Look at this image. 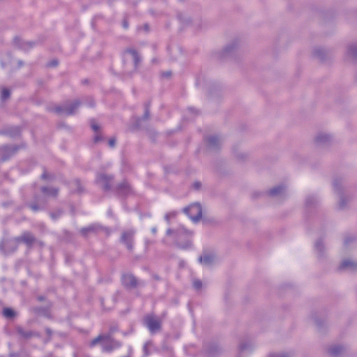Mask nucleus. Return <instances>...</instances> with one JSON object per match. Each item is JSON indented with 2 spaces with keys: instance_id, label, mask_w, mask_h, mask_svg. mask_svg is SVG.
<instances>
[{
  "instance_id": "39448f33",
  "label": "nucleus",
  "mask_w": 357,
  "mask_h": 357,
  "mask_svg": "<svg viewBox=\"0 0 357 357\" xmlns=\"http://www.w3.org/2000/svg\"><path fill=\"white\" fill-rule=\"evenodd\" d=\"M216 261L215 255L212 253H205L199 257L200 263L204 266H209L214 264Z\"/></svg>"
},
{
  "instance_id": "bb28decb",
  "label": "nucleus",
  "mask_w": 357,
  "mask_h": 357,
  "mask_svg": "<svg viewBox=\"0 0 357 357\" xmlns=\"http://www.w3.org/2000/svg\"><path fill=\"white\" fill-rule=\"evenodd\" d=\"M172 215L173 216V215H174V214H167V215H166V219H167V220H169V218Z\"/></svg>"
},
{
  "instance_id": "a878e982",
  "label": "nucleus",
  "mask_w": 357,
  "mask_h": 357,
  "mask_svg": "<svg viewBox=\"0 0 357 357\" xmlns=\"http://www.w3.org/2000/svg\"><path fill=\"white\" fill-rule=\"evenodd\" d=\"M92 128L94 130H97L98 129V128L96 125H92Z\"/></svg>"
},
{
  "instance_id": "5701e85b",
  "label": "nucleus",
  "mask_w": 357,
  "mask_h": 357,
  "mask_svg": "<svg viewBox=\"0 0 357 357\" xmlns=\"http://www.w3.org/2000/svg\"><path fill=\"white\" fill-rule=\"evenodd\" d=\"M340 206L341 208L344 207V199L343 197H341L340 198Z\"/></svg>"
},
{
  "instance_id": "412c9836",
  "label": "nucleus",
  "mask_w": 357,
  "mask_h": 357,
  "mask_svg": "<svg viewBox=\"0 0 357 357\" xmlns=\"http://www.w3.org/2000/svg\"><path fill=\"white\" fill-rule=\"evenodd\" d=\"M269 357H289L286 354H271Z\"/></svg>"
},
{
  "instance_id": "6ab92c4d",
  "label": "nucleus",
  "mask_w": 357,
  "mask_h": 357,
  "mask_svg": "<svg viewBox=\"0 0 357 357\" xmlns=\"http://www.w3.org/2000/svg\"><path fill=\"white\" fill-rule=\"evenodd\" d=\"M183 234H185L186 236H190L192 234L191 231H188V230L185 229L184 228H181L179 231V236L181 235V234H183Z\"/></svg>"
},
{
  "instance_id": "1a4fd4ad",
  "label": "nucleus",
  "mask_w": 357,
  "mask_h": 357,
  "mask_svg": "<svg viewBox=\"0 0 357 357\" xmlns=\"http://www.w3.org/2000/svg\"><path fill=\"white\" fill-rule=\"evenodd\" d=\"M343 352V347L340 345H335L328 349V353L331 356L338 357Z\"/></svg>"
},
{
  "instance_id": "0eeeda50",
  "label": "nucleus",
  "mask_w": 357,
  "mask_h": 357,
  "mask_svg": "<svg viewBox=\"0 0 357 357\" xmlns=\"http://www.w3.org/2000/svg\"><path fill=\"white\" fill-rule=\"evenodd\" d=\"M254 344L250 340L242 341L239 344V350L241 352H249L254 349Z\"/></svg>"
},
{
  "instance_id": "9d476101",
  "label": "nucleus",
  "mask_w": 357,
  "mask_h": 357,
  "mask_svg": "<svg viewBox=\"0 0 357 357\" xmlns=\"http://www.w3.org/2000/svg\"><path fill=\"white\" fill-rule=\"evenodd\" d=\"M346 56L349 59L357 57V45H351L348 46L346 52Z\"/></svg>"
},
{
  "instance_id": "ddd939ff",
  "label": "nucleus",
  "mask_w": 357,
  "mask_h": 357,
  "mask_svg": "<svg viewBox=\"0 0 357 357\" xmlns=\"http://www.w3.org/2000/svg\"><path fill=\"white\" fill-rule=\"evenodd\" d=\"M126 56L128 59H132L135 61V63L137 64L139 58H138V55L136 52L130 50L126 52Z\"/></svg>"
},
{
  "instance_id": "7ed1b4c3",
  "label": "nucleus",
  "mask_w": 357,
  "mask_h": 357,
  "mask_svg": "<svg viewBox=\"0 0 357 357\" xmlns=\"http://www.w3.org/2000/svg\"><path fill=\"white\" fill-rule=\"evenodd\" d=\"M144 321L151 333L157 331L160 328V322L152 316L146 317Z\"/></svg>"
},
{
  "instance_id": "dca6fc26",
  "label": "nucleus",
  "mask_w": 357,
  "mask_h": 357,
  "mask_svg": "<svg viewBox=\"0 0 357 357\" xmlns=\"http://www.w3.org/2000/svg\"><path fill=\"white\" fill-rule=\"evenodd\" d=\"M313 54L316 57L321 59L324 55V51L321 48H316L314 50Z\"/></svg>"
},
{
  "instance_id": "cd10ccee",
  "label": "nucleus",
  "mask_w": 357,
  "mask_h": 357,
  "mask_svg": "<svg viewBox=\"0 0 357 357\" xmlns=\"http://www.w3.org/2000/svg\"><path fill=\"white\" fill-rule=\"evenodd\" d=\"M50 194H51V195H56V190H54V189H53V190H52V192H51Z\"/></svg>"
},
{
  "instance_id": "423d86ee",
  "label": "nucleus",
  "mask_w": 357,
  "mask_h": 357,
  "mask_svg": "<svg viewBox=\"0 0 357 357\" xmlns=\"http://www.w3.org/2000/svg\"><path fill=\"white\" fill-rule=\"evenodd\" d=\"M269 195L274 197H282L286 193L285 188L282 185L276 186L269 191Z\"/></svg>"
},
{
  "instance_id": "aec40b11",
  "label": "nucleus",
  "mask_w": 357,
  "mask_h": 357,
  "mask_svg": "<svg viewBox=\"0 0 357 357\" xmlns=\"http://www.w3.org/2000/svg\"><path fill=\"white\" fill-rule=\"evenodd\" d=\"M193 285L196 289H199L202 287V282L199 280H195L193 282Z\"/></svg>"
},
{
  "instance_id": "393cba45",
  "label": "nucleus",
  "mask_w": 357,
  "mask_h": 357,
  "mask_svg": "<svg viewBox=\"0 0 357 357\" xmlns=\"http://www.w3.org/2000/svg\"><path fill=\"white\" fill-rule=\"evenodd\" d=\"M32 239H33L32 236H29V238L27 239H26V241L27 243H31Z\"/></svg>"
},
{
  "instance_id": "20e7f679",
  "label": "nucleus",
  "mask_w": 357,
  "mask_h": 357,
  "mask_svg": "<svg viewBox=\"0 0 357 357\" xmlns=\"http://www.w3.org/2000/svg\"><path fill=\"white\" fill-rule=\"evenodd\" d=\"M331 140V135L326 132H320L315 137V142L319 145L328 144Z\"/></svg>"
},
{
  "instance_id": "6e6552de",
  "label": "nucleus",
  "mask_w": 357,
  "mask_h": 357,
  "mask_svg": "<svg viewBox=\"0 0 357 357\" xmlns=\"http://www.w3.org/2000/svg\"><path fill=\"white\" fill-rule=\"evenodd\" d=\"M238 47V43L237 41H234L231 44H228L225 48V59L229 56L230 54L235 53Z\"/></svg>"
},
{
  "instance_id": "a211bd4d",
  "label": "nucleus",
  "mask_w": 357,
  "mask_h": 357,
  "mask_svg": "<svg viewBox=\"0 0 357 357\" xmlns=\"http://www.w3.org/2000/svg\"><path fill=\"white\" fill-rule=\"evenodd\" d=\"M10 96V91L8 89H3L1 91V99L3 100H6Z\"/></svg>"
},
{
  "instance_id": "2eb2a0df",
  "label": "nucleus",
  "mask_w": 357,
  "mask_h": 357,
  "mask_svg": "<svg viewBox=\"0 0 357 357\" xmlns=\"http://www.w3.org/2000/svg\"><path fill=\"white\" fill-rule=\"evenodd\" d=\"M123 282L126 284L129 285H135L136 284L135 278L132 275L125 276L123 278Z\"/></svg>"
},
{
  "instance_id": "f3484780",
  "label": "nucleus",
  "mask_w": 357,
  "mask_h": 357,
  "mask_svg": "<svg viewBox=\"0 0 357 357\" xmlns=\"http://www.w3.org/2000/svg\"><path fill=\"white\" fill-rule=\"evenodd\" d=\"M3 314L4 317H6L7 318H11L14 316L15 312L10 308H5L3 311Z\"/></svg>"
},
{
  "instance_id": "4468645a",
  "label": "nucleus",
  "mask_w": 357,
  "mask_h": 357,
  "mask_svg": "<svg viewBox=\"0 0 357 357\" xmlns=\"http://www.w3.org/2000/svg\"><path fill=\"white\" fill-rule=\"evenodd\" d=\"M324 246L321 241H318L315 243V250L319 257L322 255V252L324 251Z\"/></svg>"
},
{
  "instance_id": "b1692460",
  "label": "nucleus",
  "mask_w": 357,
  "mask_h": 357,
  "mask_svg": "<svg viewBox=\"0 0 357 357\" xmlns=\"http://www.w3.org/2000/svg\"><path fill=\"white\" fill-rule=\"evenodd\" d=\"M337 185H338L337 182L336 181H335L333 182V186H334V188H335V190H337Z\"/></svg>"
},
{
  "instance_id": "4be33fe9",
  "label": "nucleus",
  "mask_w": 357,
  "mask_h": 357,
  "mask_svg": "<svg viewBox=\"0 0 357 357\" xmlns=\"http://www.w3.org/2000/svg\"><path fill=\"white\" fill-rule=\"evenodd\" d=\"M108 143H109V146L110 147H114L115 146V144H116V140H115V139H110L109 140Z\"/></svg>"
},
{
  "instance_id": "f257e3e1",
  "label": "nucleus",
  "mask_w": 357,
  "mask_h": 357,
  "mask_svg": "<svg viewBox=\"0 0 357 357\" xmlns=\"http://www.w3.org/2000/svg\"><path fill=\"white\" fill-rule=\"evenodd\" d=\"M100 344L104 351H110L115 347H117V343L114 342V340L109 336L100 335L95 338L91 342V346H95Z\"/></svg>"
},
{
  "instance_id": "f03ea898",
  "label": "nucleus",
  "mask_w": 357,
  "mask_h": 357,
  "mask_svg": "<svg viewBox=\"0 0 357 357\" xmlns=\"http://www.w3.org/2000/svg\"><path fill=\"white\" fill-rule=\"evenodd\" d=\"M184 212L193 221H198L202 217V207L199 204H193L184 209Z\"/></svg>"
},
{
  "instance_id": "9b49d317",
  "label": "nucleus",
  "mask_w": 357,
  "mask_h": 357,
  "mask_svg": "<svg viewBox=\"0 0 357 357\" xmlns=\"http://www.w3.org/2000/svg\"><path fill=\"white\" fill-rule=\"evenodd\" d=\"M356 268L357 264L349 259L343 261L340 265V268L342 269L354 270Z\"/></svg>"
},
{
  "instance_id": "c85d7f7f",
  "label": "nucleus",
  "mask_w": 357,
  "mask_h": 357,
  "mask_svg": "<svg viewBox=\"0 0 357 357\" xmlns=\"http://www.w3.org/2000/svg\"><path fill=\"white\" fill-rule=\"evenodd\" d=\"M171 232H172V231H171L170 229H168V230L167 231V233L168 234H170Z\"/></svg>"
},
{
  "instance_id": "f8f14e48",
  "label": "nucleus",
  "mask_w": 357,
  "mask_h": 357,
  "mask_svg": "<svg viewBox=\"0 0 357 357\" xmlns=\"http://www.w3.org/2000/svg\"><path fill=\"white\" fill-rule=\"evenodd\" d=\"M133 232L132 231H128L123 234L122 235V241L127 244L128 248L130 247V241L132 238Z\"/></svg>"
}]
</instances>
